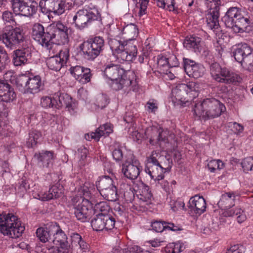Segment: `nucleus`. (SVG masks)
<instances>
[{
  "mask_svg": "<svg viewBox=\"0 0 253 253\" xmlns=\"http://www.w3.org/2000/svg\"><path fill=\"white\" fill-rule=\"evenodd\" d=\"M67 27L58 22L50 25L44 32L40 24H35L33 27L32 37L39 44L48 50L55 44H65L68 42Z\"/></svg>",
  "mask_w": 253,
  "mask_h": 253,
  "instance_id": "f257e3e1",
  "label": "nucleus"
},
{
  "mask_svg": "<svg viewBox=\"0 0 253 253\" xmlns=\"http://www.w3.org/2000/svg\"><path fill=\"white\" fill-rule=\"evenodd\" d=\"M225 110V107L215 98H207L195 103L194 114L199 118L213 119L219 116Z\"/></svg>",
  "mask_w": 253,
  "mask_h": 253,
  "instance_id": "f03ea898",
  "label": "nucleus"
},
{
  "mask_svg": "<svg viewBox=\"0 0 253 253\" xmlns=\"http://www.w3.org/2000/svg\"><path fill=\"white\" fill-rule=\"evenodd\" d=\"M198 85L193 82L187 84H178L171 91L172 101L182 106L188 105L193 98L198 95Z\"/></svg>",
  "mask_w": 253,
  "mask_h": 253,
  "instance_id": "7ed1b4c3",
  "label": "nucleus"
},
{
  "mask_svg": "<svg viewBox=\"0 0 253 253\" xmlns=\"http://www.w3.org/2000/svg\"><path fill=\"white\" fill-rule=\"evenodd\" d=\"M25 227L17 216L12 213L0 214V232L12 238L19 237Z\"/></svg>",
  "mask_w": 253,
  "mask_h": 253,
  "instance_id": "20e7f679",
  "label": "nucleus"
},
{
  "mask_svg": "<svg viewBox=\"0 0 253 253\" xmlns=\"http://www.w3.org/2000/svg\"><path fill=\"white\" fill-rule=\"evenodd\" d=\"M109 44L113 54L118 59L129 62L135 59L137 53L136 45L125 42H122L115 39H111Z\"/></svg>",
  "mask_w": 253,
  "mask_h": 253,
  "instance_id": "39448f33",
  "label": "nucleus"
},
{
  "mask_svg": "<svg viewBox=\"0 0 253 253\" xmlns=\"http://www.w3.org/2000/svg\"><path fill=\"white\" fill-rule=\"evenodd\" d=\"M49 229L53 236L52 242L48 247L49 253H68L70 246L67 237L60 226L55 222H51Z\"/></svg>",
  "mask_w": 253,
  "mask_h": 253,
  "instance_id": "423d86ee",
  "label": "nucleus"
},
{
  "mask_svg": "<svg viewBox=\"0 0 253 253\" xmlns=\"http://www.w3.org/2000/svg\"><path fill=\"white\" fill-rule=\"evenodd\" d=\"M110 207L105 201L96 203V231L112 229L115 218L108 214Z\"/></svg>",
  "mask_w": 253,
  "mask_h": 253,
  "instance_id": "0eeeda50",
  "label": "nucleus"
},
{
  "mask_svg": "<svg viewBox=\"0 0 253 253\" xmlns=\"http://www.w3.org/2000/svg\"><path fill=\"white\" fill-rule=\"evenodd\" d=\"M18 89L24 93L35 94L41 90L42 85L39 76L19 75L18 81Z\"/></svg>",
  "mask_w": 253,
  "mask_h": 253,
  "instance_id": "6e6552de",
  "label": "nucleus"
},
{
  "mask_svg": "<svg viewBox=\"0 0 253 253\" xmlns=\"http://www.w3.org/2000/svg\"><path fill=\"white\" fill-rule=\"evenodd\" d=\"M24 39L23 33L19 28L7 26L0 33V42L10 48L22 42Z\"/></svg>",
  "mask_w": 253,
  "mask_h": 253,
  "instance_id": "1a4fd4ad",
  "label": "nucleus"
},
{
  "mask_svg": "<svg viewBox=\"0 0 253 253\" xmlns=\"http://www.w3.org/2000/svg\"><path fill=\"white\" fill-rule=\"evenodd\" d=\"M10 2L16 15L29 17L37 12L38 3L34 0H11Z\"/></svg>",
  "mask_w": 253,
  "mask_h": 253,
  "instance_id": "9d476101",
  "label": "nucleus"
},
{
  "mask_svg": "<svg viewBox=\"0 0 253 253\" xmlns=\"http://www.w3.org/2000/svg\"><path fill=\"white\" fill-rule=\"evenodd\" d=\"M104 62L103 63H98L96 67L98 78L102 77L114 82L124 74V70L121 68L119 65L111 64L106 66Z\"/></svg>",
  "mask_w": 253,
  "mask_h": 253,
  "instance_id": "9b49d317",
  "label": "nucleus"
},
{
  "mask_svg": "<svg viewBox=\"0 0 253 253\" xmlns=\"http://www.w3.org/2000/svg\"><path fill=\"white\" fill-rule=\"evenodd\" d=\"M77 197L73 199L75 206V215L78 220L84 222L90 215L92 209V204L82 197L77 200Z\"/></svg>",
  "mask_w": 253,
  "mask_h": 253,
  "instance_id": "f8f14e48",
  "label": "nucleus"
},
{
  "mask_svg": "<svg viewBox=\"0 0 253 253\" xmlns=\"http://www.w3.org/2000/svg\"><path fill=\"white\" fill-rule=\"evenodd\" d=\"M66 0H41L39 6L42 13L60 15L65 11Z\"/></svg>",
  "mask_w": 253,
  "mask_h": 253,
  "instance_id": "ddd939ff",
  "label": "nucleus"
},
{
  "mask_svg": "<svg viewBox=\"0 0 253 253\" xmlns=\"http://www.w3.org/2000/svg\"><path fill=\"white\" fill-rule=\"evenodd\" d=\"M206 0L209 1L208 6H210L206 15L208 26L211 30H218L219 29V6L217 5L216 0Z\"/></svg>",
  "mask_w": 253,
  "mask_h": 253,
  "instance_id": "4468645a",
  "label": "nucleus"
},
{
  "mask_svg": "<svg viewBox=\"0 0 253 253\" xmlns=\"http://www.w3.org/2000/svg\"><path fill=\"white\" fill-rule=\"evenodd\" d=\"M135 75L133 72L129 73L128 77L126 75L122 74L119 79L112 83V86L116 90L130 87L129 89L135 91L138 89V82L136 79H133Z\"/></svg>",
  "mask_w": 253,
  "mask_h": 253,
  "instance_id": "2eb2a0df",
  "label": "nucleus"
},
{
  "mask_svg": "<svg viewBox=\"0 0 253 253\" xmlns=\"http://www.w3.org/2000/svg\"><path fill=\"white\" fill-rule=\"evenodd\" d=\"M69 56V51L67 48L60 50L58 55L48 58L46 61V65L49 69L55 71H59L65 64Z\"/></svg>",
  "mask_w": 253,
  "mask_h": 253,
  "instance_id": "dca6fc26",
  "label": "nucleus"
},
{
  "mask_svg": "<svg viewBox=\"0 0 253 253\" xmlns=\"http://www.w3.org/2000/svg\"><path fill=\"white\" fill-rule=\"evenodd\" d=\"M63 187L59 184L56 183L49 189L48 193L39 191L36 188L33 190L32 196L35 199L45 201L53 198L59 197L62 193Z\"/></svg>",
  "mask_w": 253,
  "mask_h": 253,
  "instance_id": "f3484780",
  "label": "nucleus"
},
{
  "mask_svg": "<svg viewBox=\"0 0 253 253\" xmlns=\"http://www.w3.org/2000/svg\"><path fill=\"white\" fill-rule=\"evenodd\" d=\"M94 14L92 12L88 11L86 9L79 10L73 18L76 28L82 30L87 27L93 21Z\"/></svg>",
  "mask_w": 253,
  "mask_h": 253,
  "instance_id": "a211bd4d",
  "label": "nucleus"
},
{
  "mask_svg": "<svg viewBox=\"0 0 253 253\" xmlns=\"http://www.w3.org/2000/svg\"><path fill=\"white\" fill-rule=\"evenodd\" d=\"M55 109L65 106L71 114H74L77 107L76 103L72 98L67 93H56L54 94Z\"/></svg>",
  "mask_w": 253,
  "mask_h": 253,
  "instance_id": "6ab92c4d",
  "label": "nucleus"
},
{
  "mask_svg": "<svg viewBox=\"0 0 253 253\" xmlns=\"http://www.w3.org/2000/svg\"><path fill=\"white\" fill-rule=\"evenodd\" d=\"M165 159L168 163V166L166 168H164L161 165H152L150 166H146L145 169V172L155 181L163 179L164 177V173L166 171L170 170L172 160L166 157Z\"/></svg>",
  "mask_w": 253,
  "mask_h": 253,
  "instance_id": "aec40b11",
  "label": "nucleus"
},
{
  "mask_svg": "<svg viewBox=\"0 0 253 253\" xmlns=\"http://www.w3.org/2000/svg\"><path fill=\"white\" fill-rule=\"evenodd\" d=\"M183 60L184 70L189 77L197 79L203 76L205 71L203 65L188 58Z\"/></svg>",
  "mask_w": 253,
  "mask_h": 253,
  "instance_id": "412c9836",
  "label": "nucleus"
},
{
  "mask_svg": "<svg viewBox=\"0 0 253 253\" xmlns=\"http://www.w3.org/2000/svg\"><path fill=\"white\" fill-rule=\"evenodd\" d=\"M70 72L75 79L81 84H86L90 81L91 75L89 68L76 66L71 67Z\"/></svg>",
  "mask_w": 253,
  "mask_h": 253,
  "instance_id": "4be33fe9",
  "label": "nucleus"
},
{
  "mask_svg": "<svg viewBox=\"0 0 253 253\" xmlns=\"http://www.w3.org/2000/svg\"><path fill=\"white\" fill-rule=\"evenodd\" d=\"M241 10L237 7L229 8L221 20L226 27L232 29L236 21L241 17Z\"/></svg>",
  "mask_w": 253,
  "mask_h": 253,
  "instance_id": "5701e85b",
  "label": "nucleus"
},
{
  "mask_svg": "<svg viewBox=\"0 0 253 253\" xmlns=\"http://www.w3.org/2000/svg\"><path fill=\"white\" fill-rule=\"evenodd\" d=\"M16 98L13 88L6 82L0 80V100L10 102Z\"/></svg>",
  "mask_w": 253,
  "mask_h": 253,
  "instance_id": "b1692460",
  "label": "nucleus"
},
{
  "mask_svg": "<svg viewBox=\"0 0 253 253\" xmlns=\"http://www.w3.org/2000/svg\"><path fill=\"white\" fill-rule=\"evenodd\" d=\"M140 167L139 163L136 161L128 164L125 163L122 165V171L125 177L130 180H134L139 175Z\"/></svg>",
  "mask_w": 253,
  "mask_h": 253,
  "instance_id": "393cba45",
  "label": "nucleus"
},
{
  "mask_svg": "<svg viewBox=\"0 0 253 253\" xmlns=\"http://www.w3.org/2000/svg\"><path fill=\"white\" fill-rule=\"evenodd\" d=\"M188 207L191 211L200 215L206 211V201L203 197L195 195L190 198Z\"/></svg>",
  "mask_w": 253,
  "mask_h": 253,
  "instance_id": "a878e982",
  "label": "nucleus"
},
{
  "mask_svg": "<svg viewBox=\"0 0 253 253\" xmlns=\"http://www.w3.org/2000/svg\"><path fill=\"white\" fill-rule=\"evenodd\" d=\"M252 49L246 43H240L237 44L233 52L235 59L242 63L247 56L252 53Z\"/></svg>",
  "mask_w": 253,
  "mask_h": 253,
  "instance_id": "bb28decb",
  "label": "nucleus"
},
{
  "mask_svg": "<svg viewBox=\"0 0 253 253\" xmlns=\"http://www.w3.org/2000/svg\"><path fill=\"white\" fill-rule=\"evenodd\" d=\"M241 78L236 73L226 68H223L217 82L225 84H232L240 82Z\"/></svg>",
  "mask_w": 253,
  "mask_h": 253,
  "instance_id": "cd10ccee",
  "label": "nucleus"
},
{
  "mask_svg": "<svg viewBox=\"0 0 253 253\" xmlns=\"http://www.w3.org/2000/svg\"><path fill=\"white\" fill-rule=\"evenodd\" d=\"M95 43V38H91L84 42L80 46V52L87 59H93L95 55V48L93 44Z\"/></svg>",
  "mask_w": 253,
  "mask_h": 253,
  "instance_id": "c85d7f7f",
  "label": "nucleus"
},
{
  "mask_svg": "<svg viewBox=\"0 0 253 253\" xmlns=\"http://www.w3.org/2000/svg\"><path fill=\"white\" fill-rule=\"evenodd\" d=\"M30 55V51L28 48L16 50L13 55L14 65L16 66L24 65L27 62Z\"/></svg>",
  "mask_w": 253,
  "mask_h": 253,
  "instance_id": "c756f323",
  "label": "nucleus"
},
{
  "mask_svg": "<svg viewBox=\"0 0 253 253\" xmlns=\"http://www.w3.org/2000/svg\"><path fill=\"white\" fill-rule=\"evenodd\" d=\"M138 30L137 26L134 24H129L125 26L120 33L121 38L124 40L131 41L137 37Z\"/></svg>",
  "mask_w": 253,
  "mask_h": 253,
  "instance_id": "7c9ffc66",
  "label": "nucleus"
},
{
  "mask_svg": "<svg viewBox=\"0 0 253 253\" xmlns=\"http://www.w3.org/2000/svg\"><path fill=\"white\" fill-rule=\"evenodd\" d=\"M201 39L196 36H191L185 39L183 42V45L188 49H191L195 52H200L201 46Z\"/></svg>",
  "mask_w": 253,
  "mask_h": 253,
  "instance_id": "2f4dec72",
  "label": "nucleus"
},
{
  "mask_svg": "<svg viewBox=\"0 0 253 253\" xmlns=\"http://www.w3.org/2000/svg\"><path fill=\"white\" fill-rule=\"evenodd\" d=\"M224 210L222 214L225 217H233L236 216L237 220L239 223L244 222L246 219V216L244 211L241 208H231L222 209Z\"/></svg>",
  "mask_w": 253,
  "mask_h": 253,
  "instance_id": "473e14b6",
  "label": "nucleus"
},
{
  "mask_svg": "<svg viewBox=\"0 0 253 253\" xmlns=\"http://www.w3.org/2000/svg\"><path fill=\"white\" fill-rule=\"evenodd\" d=\"M235 195L233 192H228L222 194L217 205L221 209L232 208L234 206Z\"/></svg>",
  "mask_w": 253,
  "mask_h": 253,
  "instance_id": "72a5a7b5",
  "label": "nucleus"
},
{
  "mask_svg": "<svg viewBox=\"0 0 253 253\" xmlns=\"http://www.w3.org/2000/svg\"><path fill=\"white\" fill-rule=\"evenodd\" d=\"M250 20L248 18H245L242 15L232 27L233 31L236 33H243L248 31Z\"/></svg>",
  "mask_w": 253,
  "mask_h": 253,
  "instance_id": "f704fd0d",
  "label": "nucleus"
},
{
  "mask_svg": "<svg viewBox=\"0 0 253 253\" xmlns=\"http://www.w3.org/2000/svg\"><path fill=\"white\" fill-rule=\"evenodd\" d=\"M50 225L51 223L47 224L45 227H41L37 229L36 231L37 236L41 242L43 243L49 242L50 237L53 235L49 229Z\"/></svg>",
  "mask_w": 253,
  "mask_h": 253,
  "instance_id": "c9c22d12",
  "label": "nucleus"
},
{
  "mask_svg": "<svg viewBox=\"0 0 253 253\" xmlns=\"http://www.w3.org/2000/svg\"><path fill=\"white\" fill-rule=\"evenodd\" d=\"M113 184H114V181L110 176H104L99 178L97 183H96V187L100 194L103 190H105L111 186Z\"/></svg>",
  "mask_w": 253,
  "mask_h": 253,
  "instance_id": "e433bc0d",
  "label": "nucleus"
},
{
  "mask_svg": "<svg viewBox=\"0 0 253 253\" xmlns=\"http://www.w3.org/2000/svg\"><path fill=\"white\" fill-rule=\"evenodd\" d=\"M100 195L108 201H115L118 199L117 187L114 184H113L111 186L103 190Z\"/></svg>",
  "mask_w": 253,
  "mask_h": 253,
  "instance_id": "4c0bfd02",
  "label": "nucleus"
},
{
  "mask_svg": "<svg viewBox=\"0 0 253 253\" xmlns=\"http://www.w3.org/2000/svg\"><path fill=\"white\" fill-rule=\"evenodd\" d=\"M165 136H163V130L161 128H154L152 129V135L149 142L152 145H155L164 141Z\"/></svg>",
  "mask_w": 253,
  "mask_h": 253,
  "instance_id": "58836bf2",
  "label": "nucleus"
},
{
  "mask_svg": "<svg viewBox=\"0 0 253 253\" xmlns=\"http://www.w3.org/2000/svg\"><path fill=\"white\" fill-rule=\"evenodd\" d=\"M113 132V127L111 124H105L96 129V141H98L101 136L106 137Z\"/></svg>",
  "mask_w": 253,
  "mask_h": 253,
  "instance_id": "ea45409f",
  "label": "nucleus"
},
{
  "mask_svg": "<svg viewBox=\"0 0 253 253\" xmlns=\"http://www.w3.org/2000/svg\"><path fill=\"white\" fill-rule=\"evenodd\" d=\"M42 134L38 130H33L29 133V138L27 141L26 144L28 148H32L38 142V140L41 138Z\"/></svg>",
  "mask_w": 253,
  "mask_h": 253,
  "instance_id": "a19ab883",
  "label": "nucleus"
},
{
  "mask_svg": "<svg viewBox=\"0 0 253 253\" xmlns=\"http://www.w3.org/2000/svg\"><path fill=\"white\" fill-rule=\"evenodd\" d=\"M54 94L51 96H44L41 99V105L44 108H55Z\"/></svg>",
  "mask_w": 253,
  "mask_h": 253,
  "instance_id": "79ce46f5",
  "label": "nucleus"
},
{
  "mask_svg": "<svg viewBox=\"0 0 253 253\" xmlns=\"http://www.w3.org/2000/svg\"><path fill=\"white\" fill-rule=\"evenodd\" d=\"M3 78L5 81L4 82H9L11 84L16 85V87L18 89V78H19V75L16 76L14 72L12 71H8L6 72L3 75Z\"/></svg>",
  "mask_w": 253,
  "mask_h": 253,
  "instance_id": "37998d69",
  "label": "nucleus"
},
{
  "mask_svg": "<svg viewBox=\"0 0 253 253\" xmlns=\"http://www.w3.org/2000/svg\"><path fill=\"white\" fill-rule=\"evenodd\" d=\"M38 158L40 161L48 166L54 158L53 153L52 151H42L39 154Z\"/></svg>",
  "mask_w": 253,
  "mask_h": 253,
  "instance_id": "c03bdc74",
  "label": "nucleus"
},
{
  "mask_svg": "<svg viewBox=\"0 0 253 253\" xmlns=\"http://www.w3.org/2000/svg\"><path fill=\"white\" fill-rule=\"evenodd\" d=\"M9 61V58L7 52L3 47L0 46V72L4 68Z\"/></svg>",
  "mask_w": 253,
  "mask_h": 253,
  "instance_id": "a18cd8bd",
  "label": "nucleus"
},
{
  "mask_svg": "<svg viewBox=\"0 0 253 253\" xmlns=\"http://www.w3.org/2000/svg\"><path fill=\"white\" fill-rule=\"evenodd\" d=\"M223 68H221L217 63H213L210 66L211 74L214 80L216 81L220 75V72L222 71Z\"/></svg>",
  "mask_w": 253,
  "mask_h": 253,
  "instance_id": "49530a36",
  "label": "nucleus"
},
{
  "mask_svg": "<svg viewBox=\"0 0 253 253\" xmlns=\"http://www.w3.org/2000/svg\"><path fill=\"white\" fill-rule=\"evenodd\" d=\"M223 167V164L220 160L211 161L208 164V168L211 172H213L216 169H221Z\"/></svg>",
  "mask_w": 253,
  "mask_h": 253,
  "instance_id": "de8ad7c7",
  "label": "nucleus"
},
{
  "mask_svg": "<svg viewBox=\"0 0 253 253\" xmlns=\"http://www.w3.org/2000/svg\"><path fill=\"white\" fill-rule=\"evenodd\" d=\"M241 64L246 70L250 72H253V53L247 56Z\"/></svg>",
  "mask_w": 253,
  "mask_h": 253,
  "instance_id": "09e8293b",
  "label": "nucleus"
},
{
  "mask_svg": "<svg viewBox=\"0 0 253 253\" xmlns=\"http://www.w3.org/2000/svg\"><path fill=\"white\" fill-rule=\"evenodd\" d=\"M242 168L245 172L253 169V161L252 158L247 157L244 159L241 163Z\"/></svg>",
  "mask_w": 253,
  "mask_h": 253,
  "instance_id": "8fccbe9b",
  "label": "nucleus"
},
{
  "mask_svg": "<svg viewBox=\"0 0 253 253\" xmlns=\"http://www.w3.org/2000/svg\"><path fill=\"white\" fill-rule=\"evenodd\" d=\"M151 227L152 229L157 232H161L164 229H166L167 222H164V223L159 221H155L152 222Z\"/></svg>",
  "mask_w": 253,
  "mask_h": 253,
  "instance_id": "3c124183",
  "label": "nucleus"
},
{
  "mask_svg": "<svg viewBox=\"0 0 253 253\" xmlns=\"http://www.w3.org/2000/svg\"><path fill=\"white\" fill-rule=\"evenodd\" d=\"M104 48V41L102 37L96 36V57Z\"/></svg>",
  "mask_w": 253,
  "mask_h": 253,
  "instance_id": "603ef678",
  "label": "nucleus"
},
{
  "mask_svg": "<svg viewBox=\"0 0 253 253\" xmlns=\"http://www.w3.org/2000/svg\"><path fill=\"white\" fill-rule=\"evenodd\" d=\"M96 101L98 107L101 109L104 108L108 103L107 97L104 94H98Z\"/></svg>",
  "mask_w": 253,
  "mask_h": 253,
  "instance_id": "864d4df0",
  "label": "nucleus"
},
{
  "mask_svg": "<svg viewBox=\"0 0 253 253\" xmlns=\"http://www.w3.org/2000/svg\"><path fill=\"white\" fill-rule=\"evenodd\" d=\"M88 151L85 148H80L78 149L76 153V157H77L81 163V165L83 164V162L86 159Z\"/></svg>",
  "mask_w": 253,
  "mask_h": 253,
  "instance_id": "5fc2aeb1",
  "label": "nucleus"
},
{
  "mask_svg": "<svg viewBox=\"0 0 253 253\" xmlns=\"http://www.w3.org/2000/svg\"><path fill=\"white\" fill-rule=\"evenodd\" d=\"M141 196L142 197L140 199L145 202H148L151 200L152 197V194L148 186L146 185L144 186Z\"/></svg>",
  "mask_w": 253,
  "mask_h": 253,
  "instance_id": "6e6d98bb",
  "label": "nucleus"
},
{
  "mask_svg": "<svg viewBox=\"0 0 253 253\" xmlns=\"http://www.w3.org/2000/svg\"><path fill=\"white\" fill-rule=\"evenodd\" d=\"M245 247L241 245H236L231 247L225 253H245Z\"/></svg>",
  "mask_w": 253,
  "mask_h": 253,
  "instance_id": "4d7b16f0",
  "label": "nucleus"
},
{
  "mask_svg": "<svg viewBox=\"0 0 253 253\" xmlns=\"http://www.w3.org/2000/svg\"><path fill=\"white\" fill-rule=\"evenodd\" d=\"M159 153L156 151H153L150 157L147 159L148 164L147 166H150L152 165H161L156 158Z\"/></svg>",
  "mask_w": 253,
  "mask_h": 253,
  "instance_id": "13d9d810",
  "label": "nucleus"
},
{
  "mask_svg": "<svg viewBox=\"0 0 253 253\" xmlns=\"http://www.w3.org/2000/svg\"><path fill=\"white\" fill-rule=\"evenodd\" d=\"M112 156L116 162L122 161L123 158V153L120 147L114 149L112 152Z\"/></svg>",
  "mask_w": 253,
  "mask_h": 253,
  "instance_id": "bf43d9fd",
  "label": "nucleus"
},
{
  "mask_svg": "<svg viewBox=\"0 0 253 253\" xmlns=\"http://www.w3.org/2000/svg\"><path fill=\"white\" fill-rule=\"evenodd\" d=\"M185 249L184 244L180 241H178L173 244L171 253H179L182 252Z\"/></svg>",
  "mask_w": 253,
  "mask_h": 253,
  "instance_id": "052dcab7",
  "label": "nucleus"
},
{
  "mask_svg": "<svg viewBox=\"0 0 253 253\" xmlns=\"http://www.w3.org/2000/svg\"><path fill=\"white\" fill-rule=\"evenodd\" d=\"M148 2V0H140L139 2L140 6L139 14L140 16H142L146 13V9Z\"/></svg>",
  "mask_w": 253,
  "mask_h": 253,
  "instance_id": "680f3d73",
  "label": "nucleus"
},
{
  "mask_svg": "<svg viewBox=\"0 0 253 253\" xmlns=\"http://www.w3.org/2000/svg\"><path fill=\"white\" fill-rule=\"evenodd\" d=\"M128 131L134 141L138 142L142 138V134L138 132V130H133V128H129Z\"/></svg>",
  "mask_w": 253,
  "mask_h": 253,
  "instance_id": "e2e57ef3",
  "label": "nucleus"
},
{
  "mask_svg": "<svg viewBox=\"0 0 253 253\" xmlns=\"http://www.w3.org/2000/svg\"><path fill=\"white\" fill-rule=\"evenodd\" d=\"M146 107L149 112H154L157 109L158 106L156 103L154 102L153 100H149L146 104Z\"/></svg>",
  "mask_w": 253,
  "mask_h": 253,
  "instance_id": "0e129e2a",
  "label": "nucleus"
},
{
  "mask_svg": "<svg viewBox=\"0 0 253 253\" xmlns=\"http://www.w3.org/2000/svg\"><path fill=\"white\" fill-rule=\"evenodd\" d=\"M97 24L99 29V32H102L104 29V26L102 24V18L101 16V14L98 11L96 14V25Z\"/></svg>",
  "mask_w": 253,
  "mask_h": 253,
  "instance_id": "69168bd1",
  "label": "nucleus"
},
{
  "mask_svg": "<svg viewBox=\"0 0 253 253\" xmlns=\"http://www.w3.org/2000/svg\"><path fill=\"white\" fill-rule=\"evenodd\" d=\"M2 19L6 22H10L13 21V14L10 11H5L3 13Z\"/></svg>",
  "mask_w": 253,
  "mask_h": 253,
  "instance_id": "338daca9",
  "label": "nucleus"
},
{
  "mask_svg": "<svg viewBox=\"0 0 253 253\" xmlns=\"http://www.w3.org/2000/svg\"><path fill=\"white\" fill-rule=\"evenodd\" d=\"M166 229H169L173 231H180L182 230L180 227L175 225L173 223L169 222H167Z\"/></svg>",
  "mask_w": 253,
  "mask_h": 253,
  "instance_id": "774afa93",
  "label": "nucleus"
}]
</instances>
